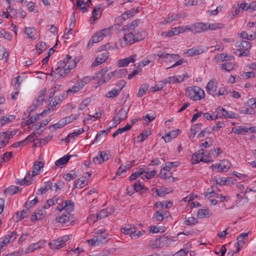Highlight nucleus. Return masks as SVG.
Returning <instances> with one entry per match:
<instances>
[{
    "label": "nucleus",
    "mask_w": 256,
    "mask_h": 256,
    "mask_svg": "<svg viewBox=\"0 0 256 256\" xmlns=\"http://www.w3.org/2000/svg\"><path fill=\"white\" fill-rule=\"evenodd\" d=\"M127 32L124 36L119 40L120 45L122 48L132 44L136 42L140 41L146 36V34L144 32H141L140 36H138V34H136V31H134V32Z\"/></svg>",
    "instance_id": "1"
},
{
    "label": "nucleus",
    "mask_w": 256,
    "mask_h": 256,
    "mask_svg": "<svg viewBox=\"0 0 256 256\" xmlns=\"http://www.w3.org/2000/svg\"><path fill=\"white\" fill-rule=\"evenodd\" d=\"M186 95L190 100H200L205 96L204 90L198 86H188L186 90Z\"/></svg>",
    "instance_id": "2"
},
{
    "label": "nucleus",
    "mask_w": 256,
    "mask_h": 256,
    "mask_svg": "<svg viewBox=\"0 0 256 256\" xmlns=\"http://www.w3.org/2000/svg\"><path fill=\"white\" fill-rule=\"evenodd\" d=\"M236 48L238 49L234 53L238 56H247L249 55V50L252 47L250 42L246 40H238L236 42Z\"/></svg>",
    "instance_id": "3"
},
{
    "label": "nucleus",
    "mask_w": 256,
    "mask_h": 256,
    "mask_svg": "<svg viewBox=\"0 0 256 256\" xmlns=\"http://www.w3.org/2000/svg\"><path fill=\"white\" fill-rule=\"evenodd\" d=\"M70 70L68 68L60 64V62L58 63L56 67L52 68L51 73L49 74L51 76H54L56 79L64 77L68 74L70 72Z\"/></svg>",
    "instance_id": "4"
},
{
    "label": "nucleus",
    "mask_w": 256,
    "mask_h": 256,
    "mask_svg": "<svg viewBox=\"0 0 256 256\" xmlns=\"http://www.w3.org/2000/svg\"><path fill=\"white\" fill-rule=\"evenodd\" d=\"M231 164L226 160H224L220 163L212 165L211 166L212 170L215 172H228V170L230 168Z\"/></svg>",
    "instance_id": "5"
},
{
    "label": "nucleus",
    "mask_w": 256,
    "mask_h": 256,
    "mask_svg": "<svg viewBox=\"0 0 256 256\" xmlns=\"http://www.w3.org/2000/svg\"><path fill=\"white\" fill-rule=\"evenodd\" d=\"M193 164H198L200 162L208 163L212 161L209 156L204 155V150L200 149L192 157Z\"/></svg>",
    "instance_id": "6"
},
{
    "label": "nucleus",
    "mask_w": 256,
    "mask_h": 256,
    "mask_svg": "<svg viewBox=\"0 0 256 256\" xmlns=\"http://www.w3.org/2000/svg\"><path fill=\"white\" fill-rule=\"evenodd\" d=\"M56 220L67 226L72 224L74 222L73 215L69 212L64 213L61 216L56 218Z\"/></svg>",
    "instance_id": "7"
},
{
    "label": "nucleus",
    "mask_w": 256,
    "mask_h": 256,
    "mask_svg": "<svg viewBox=\"0 0 256 256\" xmlns=\"http://www.w3.org/2000/svg\"><path fill=\"white\" fill-rule=\"evenodd\" d=\"M18 234L16 232H9L8 234L2 238V240L0 242V252L1 249L7 245L8 243L12 242L17 238Z\"/></svg>",
    "instance_id": "8"
},
{
    "label": "nucleus",
    "mask_w": 256,
    "mask_h": 256,
    "mask_svg": "<svg viewBox=\"0 0 256 256\" xmlns=\"http://www.w3.org/2000/svg\"><path fill=\"white\" fill-rule=\"evenodd\" d=\"M60 64L64 66L65 68H68L70 70L74 68L79 62L78 58H72V56L68 54L63 60L60 61Z\"/></svg>",
    "instance_id": "9"
},
{
    "label": "nucleus",
    "mask_w": 256,
    "mask_h": 256,
    "mask_svg": "<svg viewBox=\"0 0 256 256\" xmlns=\"http://www.w3.org/2000/svg\"><path fill=\"white\" fill-rule=\"evenodd\" d=\"M64 203V202L62 198H60V196L58 197V196H56L53 197L52 199L49 200V207L57 204L55 210L60 212L63 210L62 204Z\"/></svg>",
    "instance_id": "10"
},
{
    "label": "nucleus",
    "mask_w": 256,
    "mask_h": 256,
    "mask_svg": "<svg viewBox=\"0 0 256 256\" xmlns=\"http://www.w3.org/2000/svg\"><path fill=\"white\" fill-rule=\"evenodd\" d=\"M110 28H106L96 32L95 34L92 36V40H96L98 42L102 40L103 38L110 34Z\"/></svg>",
    "instance_id": "11"
},
{
    "label": "nucleus",
    "mask_w": 256,
    "mask_h": 256,
    "mask_svg": "<svg viewBox=\"0 0 256 256\" xmlns=\"http://www.w3.org/2000/svg\"><path fill=\"white\" fill-rule=\"evenodd\" d=\"M108 58V52L104 51L102 54H98L95 60L92 64L91 67L94 68L102 63L104 62Z\"/></svg>",
    "instance_id": "12"
},
{
    "label": "nucleus",
    "mask_w": 256,
    "mask_h": 256,
    "mask_svg": "<svg viewBox=\"0 0 256 256\" xmlns=\"http://www.w3.org/2000/svg\"><path fill=\"white\" fill-rule=\"evenodd\" d=\"M218 82L214 80H210L206 85V91L210 95L215 96L217 92Z\"/></svg>",
    "instance_id": "13"
},
{
    "label": "nucleus",
    "mask_w": 256,
    "mask_h": 256,
    "mask_svg": "<svg viewBox=\"0 0 256 256\" xmlns=\"http://www.w3.org/2000/svg\"><path fill=\"white\" fill-rule=\"evenodd\" d=\"M136 54L118 60V64L120 67H124L128 66L130 63H134L137 58Z\"/></svg>",
    "instance_id": "14"
},
{
    "label": "nucleus",
    "mask_w": 256,
    "mask_h": 256,
    "mask_svg": "<svg viewBox=\"0 0 256 256\" xmlns=\"http://www.w3.org/2000/svg\"><path fill=\"white\" fill-rule=\"evenodd\" d=\"M192 33L194 34H199L207 30L206 24L203 22H196L192 24Z\"/></svg>",
    "instance_id": "15"
},
{
    "label": "nucleus",
    "mask_w": 256,
    "mask_h": 256,
    "mask_svg": "<svg viewBox=\"0 0 256 256\" xmlns=\"http://www.w3.org/2000/svg\"><path fill=\"white\" fill-rule=\"evenodd\" d=\"M180 130L178 129L172 130L167 133L162 138L164 140L165 142H169L173 138H176L180 133Z\"/></svg>",
    "instance_id": "16"
},
{
    "label": "nucleus",
    "mask_w": 256,
    "mask_h": 256,
    "mask_svg": "<svg viewBox=\"0 0 256 256\" xmlns=\"http://www.w3.org/2000/svg\"><path fill=\"white\" fill-rule=\"evenodd\" d=\"M46 206H42L38 208L34 212V216L36 220H41L46 216Z\"/></svg>",
    "instance_id": "17"
},
{
    "label": "nucleus",
    "mask_w": 256,
    "mask_h": 256,
    "mask_svg": "<svg viewBox=\"0 0 256 256\" xmlns=\"http://www.w3.org/2000/svg\"><path fill=\"white\" fill-rule=\"evenodd\" d=\"M204 52L205 50L202 48H192L188 50L185 54L188 56H193L200 54Z\"/></svg>",
    "instance_id": "18"
},
{
    "label": "nucleus",
    "mask_w": 256,
    "mask_h": 256,
    "mask_svg": "<svg viewBox=\"0 0 256 256\" xmlns=\"http://www.w3.org/2000/svg\"><path fill=\"white\" fill-rule=\"evenodd\" d=\"M218 112H220L222 118H236V114L232 112H228L222 107L218 108Z\"/></svg>",
    "instance_id": "19"
},
{
    "label": "nucleus",
    "mask_w": 256,
    "mask_h": 256,
    "mask_svg": "<svg viewBox=\"0 0 256 256\" xmlns=\"http://www.w3.org/2000/svg\"><path fill=\"white\" fill-rule=\"evenodd\" d=\"M114 212V208L113 207H109L106 208L102 209L99 213H98V216L100 219L104 218L112 214Z\"/></svg>",
    "instance_id": "20"
},
{
    "label": "nucleus",
    "mask_w": 256,
    "mask_h": 256,
    "mask_svg": "<svg viewBox=\"0 0 256 256\" xmlns=\"http://www.w3.org/2000/svg\"><path fill=\"white\" fill-rule=\"evenodd\" d=\"M140 23V20H136L132 21L130 24L123 26L122 30L126 32H134L136 31L134 28L138 26Z\"/></svg>",
    "instance_id": "21"
},
{
    "label": "nucleus",
    "mask_w": 256,
    "mask_h": 256,
    "mask_svg": "<svg viewBox=\"0 0 256 256\" xmlns=\"http://www.w3.org/2000/svg\"><path fill=\"white\" fill-rule=\"evenodd\" d=\"M72 155L66 154L55 162V165L62 168L68 162Z\"/></svg>",
    "instance_id": "22"
},
{
    "label": "nucleus",
    "mask_w": 256,
    "mask_h": 256,
    "mask_svg": "<svg viewBox=\"0 0 256 256\" xmlns=\"http://www.w3.org/2000/svg\"><path fill=\"white\" fill-rule=\"evenodd\" d=\"M202 124L201 123L196 124L190 128L188 134L190 138L192 140L194 138L196 134L202 128Z\"/></svg>",
    "instance_id": "23"
},
{
    "label": "nucleus",
    "mask_w": 256,
    "mask_h": 256,
    "mask_svg": "<svg viewBox=\"0 0 256 256\" xmlns=\"http://www.w3.org/2000/svg\"><path fill=\"white\" fill-rule=\"evenodd\" d=\"M44 164L42 162H36L34 164V169L32 172V176H34L38 174L40 172L41 169L44 167Z\"/></svg>",
    "instance_id": "24"
},
{
    "label": "nucleus",
    "mask_w": 256,
    "mask_h": 256,
    "mask_svg": "<svg viewBox=\"0 0 256 256\" xmlns=\"http://www.w3.org/2000/svg\"><path fill=\"white\" fill-rule=\"evenodd\" d=\"M44 243V242L40 241L38 242L30 244L26 250V253H30L34 252V250L40 248L42 245Z\"/></svg>",
    "instance_id": "25"
},
{
    "label": "nucleus",
    "mask_w": 256,
    "mask_h": 256,
    "mask_svg": "<svg viewBox=\"0 0 256 256\" xmlns=\"http://www.w3.org/2000/svg\"><path fill=\"white\" fill-rule=\"evenodd\" d=\"M10 137H8V132H2L0 133V144L2 146H4L8 142Z\"/></svg>",
    "instance_id": "26"
},
{
    "label": "nucleus",
    "mask_w": 256,
    "mask_h": 256,
    "mask_svg": "<svg viewBox=\"0 0 256 256\" xmlns=\"http://www.w3.org/2000/svg\"><path fill=\"white\" fill-rule=\"evenodd\" d=\"M92 80V78L91 76H85L82 79L78 80L76 84L82 90L86 84H88Z\"/></svg>",
    "instance_id": "27"
},
{
    "label": "nucleus",
    "mask_w": 256,
    "mask_h": 256,
    "mask_svg": "<svg viewBox=\"0 0 256 256\" xmlns=\"http://www.w3.org/2000/svg\"><path fill=\"white\" fill-rule=\"evenodd\" d=\"M154 206L157 208H170L172 207V203L170 201H164L157 202Z\"/></svg>",
    "instance_id": "28"
},
{
    "label": "nucleus",
    "mask_w": 256,
    "mask_h": 256,
    "mask_svg": "<svg viewBox=\"0 0 256 256\" xmlns=\"http://www.w3.org/2000/svg\"><path fill=\"white\" fill-rule=\"evenodd\" d=\"M114 76V72H110V70L107 73L105 74L102 77H100L98 80L99 84H102L108 81Z\"/></svg>",
    "instance_id": "29"
},
{
    "label": "nucleus",
    "mask_w": 256,
    "mask_h": 256,
    "mask_svg": "<svg viewBox=\"0 0 256 256\" xmlns=\"http://www.w3.org/2000/svg\"><path fill=\"white\" fill-rule=\"evenodd\" d=\"M101 16V8L100 6L95 7L92 12V16L90 18L91 19H93V21L94 22L98 20Z\"/></svg>",
    "instance_id": "30"
},
{
    "label": "nucleus",
    "mask_w": 256,
    "mask_h": 256,
    "mask_svg": "<svg viewBox=\"0 0 256 256\" xmlns=\"http://www.w3.org/2000/svg\"><path fill=\"white\" fill-rule=\"evenodd\" d=\"M63 186L64 183L62 182H58L54 184L49 182V189L54 192H56L58 190H60Z\"/></svg>",
    "instance_id": "31"
},
{
    "label": "nucleus",
    "mask_w": 256,
    "mask_h": 256,
    "mask_svg": "<svg viewBox=\"0 0 256 256\" xmlns=\"http://www.w3.org/2000/svg\"><path fill=\"white\" fill-rule=\"evenodd\" d=\"M25 34L29 38L35 40L36 38V30L34 28H27L25 30Z\"/></svg>",
    "instance_id": "32"
},
{
    "label": "nucleus",
    "mask_w": 256,
    "mask_h": 256,
    "mask_svg": "<svg viewBox=\"0 0 256 256\" xmlns=\"http://www.w3.org/2000/svg\"><path fill=\"white\" fill-rule=\"evenodd\" d=\"M49 246L52 249L58 250L63 246V244L58 238L57 240H54L52 242L49 243Z\"/></svg>",
    "instance_id": "33"
},
{
    "label": "nucleus",
    "mask_w": 256,
    "mask_h": 256,
    "mask_svg": "<svg viewBox=\"0 0 256 256\" xmlns=\"http://www.w3.org/2000/svg\"><path fill=\"white\" fill-rule=\"evenodd\" d=\"M232 131L236 134L243 135L248 132V128L239 126L234 128Z\"/></svg>",
    "instance_id": "34"
},
{
    "label": "nucleus",
    "mask_w": 256,
    "mask_h": 256,
    "mask_svg": "<svg viewBox=\"0 0 256 256\" xmlns=\"http://www.w3.org/2000/svg\"><path fill=\"white\" fill-rule=\"evenodd\" d=\"M60 100L61 98L59 96H56L54 100H51L49 103V105L50 106V108H49V112L54 110L56 106L60 103Z\"/></svg>",
    "instance_id": "35"
},
{
    "label": "nucleus",
    "mask_w": 256,
    "mask_h": 256,
    "mask_svg": "<svg viewBox=\"0 0 256 256\" xmlns=\"http://www.w3.org/2000/svg\"><path fill=\"white\" fill-rule=\"evenodd\" d=\"M208 30H216L217 29H220L224 28V24L220 23H206Z\"/></svg>",
    "instance_id": "36"
},
{
    "label": "nucleus",
    "mask_w": 256,
    "mask_h": 256,
    "mask_svg": "<svg viewBox=\"0 0 256 256\" xmlns=\"http://www.w3.org/2000/svg\"><path fill=\"white\" fill-rule=\"evenodd\" d=\"M224 50V46L222 42H217L216 44L214 46H210L206 48V50H210L211 52L215 51H222Z\"/></svg>",
    "instance_id": "37"
},
{
    "label": "nucleus",
    "mask_w": 256,
    "mask_h": 256,
    "mask_svg": "<svg viewBox=\"0 0 256 256\" xmlns=\"http://www.w3.org/2000/svg\"><path fill=\"white\" fill-rule=\"evenodd\" d=\"M171 240L168 236H162L160 238V246H166L171 243Z\"/></svg>",
    "instance_id": "38"
},
{
    "label": "nucleus",
    "mask_w": 256,
    "mask_h": 256,
    "mask_svg": "<svg viewBox=\"0 0 256 256\" xmlns=\"http://www.w3.org/2000/svg\"><path fill=\"white\" fill-rule=\"evenodd\" d=\"M108 236V235L107 234H97L94 236V237L98 244L100 245V244H103L107 242Z\"/></svg>",
    "instance_id": "39"
},
{
    "label": "nucleus",
    "mask_w": 256,
    "mask_h": 256,
    "mask_svg": "<svg viewBox=\"0 0 256 256\" xmlns=\"http://www.w3.org/2000/svg\"><path fill=\"white\" fill-rule=\"evenodd\" d=\"M150 134L149 132L144 131L140 134L136 138V142H143L146 139L148 136Z\"/></svg>",
    "instance_id": "40"
},
{
    "label": "nucleus",
    "mask_w": 256,
    "mask_h": 256,
    "mask_svg": "<svg viewBox=\"0 0 256 256\" xmlns=\"http://www.w3.org/2000/svg\"><path fill=\"white\" fill-rule=\"evenodd\" d=\"M234 58V56L228 54H220L218 56V60L221 62L231 60Z\"/></svg>",
    "instance_id": "41"
},
{
    "label": "nucleus",
    "mask_w": 256,
    "mask_h": 256,
    "mask_svg": "<svg viewBox=\"0 0 256 256\" xmlns=\"http://www.w3.org/2000/svg\"><path fill=\"white\" fill-rule=\"evenodd\" d=\"M46 92V88H43L40 92V95L38 96V98L36 100V102L40 104H42L43 101L44 99L45 95Z\"/></svg>",
    "instance_id": "42"
},
{
    "label": "nucleus",
    "mask_w": 256,
    "mask_h": 256,
    "mask_svg": "<svg viewBox=\"0 0 256 256\" xmlns=\"http://www.w3.org/2000/svg\"><path fill=\"white\" fill-rule=\"evenodd\" d=\"M198 218H203L206 217L210 216V212L208 209H200L199 210L198 212Z\"/></svg>",
    "instance_id": "43"
},
{
    "label": "nucleus",
    "mask_w": 256,
    "mask_h": 256,
    "mask_svg": "<svg viewBox=\"0 0 256 256\" xmlns=\"http://www.w3.org/2000/svg\"><path fill=\"white\" fill-rule=\"evenodd\" d=\"M134 190L136 192H140L142 191V192H143L144 191H146L148 190L147 188H144L143 186V185L142 184L141 182H140V180H138V182H136L134 184Z\"/></svg>",
    "instance_id": "44"
},
{
    "label": "nucleus",
    "mask_w": 256,
    "mask_h": 256,
    "mask_svg": "<svg viewBox=\"0 0 256 256\" xmlns=\"http://www.w3.org/2000/svg\"><path fill=\"white\" fill-rule=\"evenodd\" d=\"M63 210L64 209L66 211H72L74 210V203L71 200H66L64 202V205L62 204Z\"/></svg>",
    "instance_id": "45"
},
{
    "label": "nucleus",
    "mask_w": 256,
    "mask_h": 256,
    "mask_svg": "<svg viewBox=\"0 0 256 256\" xmlns=\"http://www.w3.org/2000/svg\"><path fill=\"white\" fill-rule=\"evenodd\" d=\"M128 112V109L123 108L118 111L117 115L120 118L121 120H124L127 118Z\"/></svg>",
    "instance_id": "46"
},
{
    "label": "nucleus",
    "mask_w": 256,
    "mask_h": 256,
    "mask_svg": "<svg viewBox=\"0 0 256 256\" xmlns=\"http://www.w3.org/2000/svg\"><path fill=\"white\" fill-rule=\"evenodd\" d=\"M234 64L232 62H225L221 65V68L230 72L234 68Z\"/></svg>",
    "instance_id": "47"
},
{
    "label": "nucleus",
    "mask_w": 256,
    "mask_h": 256,
    "mask_svg": "<svg viewBox=\"0 0 256 256\" xmlns=\"http://www.w3.org/2000/svg\"><path fill=\"white\" fill-rule=\"evenodd\" d=\"M178 164V162H168L166 164V166L163 167L162 169L164 170L169 171L172 168L177 167Z\"/></svg>",
    "instance_id": "48"
},
{
    "label": "nucleus",
    "mask_w": 256,
    "mask_h": 256,
    "mask_svg": "<svg viewBox=\"0 0 256 256\" xmlns=\"http://www.w3.org/2000/svg\"><path fill=\"white\" fill-rule=\"evenodd\" d=\"M149 246L153 249L160 247V238H155L150 240L149 242Z\"/></svg>",
    "instance_id": "49"
},
{
    "label": "nucleus",
    "mask_w": 256,
    "mask_h": 256,
    "mask_svg": "<svg viewBox=\"0 0 256 256\" xmlns=\"http://www.w3.org/2000/svg\"><path fill=\"white\" fill-rule=\"evenodd\" d=\"M30 212L28 208H26V210H23L21 212H17V216L19 217L18 220H20L24 218L28 217L29 215Z\"/></svg>",
    "instance_id": "50"
},
{
    "label": "nucleus",
    "mask_w": 256,
    "mask_h": 256,
    "mask_svg": "<svg viewBox=\"0 0 256 256\" xmlns=\"http://www.w3.org/2000/svg\"><path fill=\"white\" fill-rule=\"evenodd\" d=\"M152 219H154L156 221L160 222L162 221L164 219L162 213L161 212V210H157L154 214L152 216Z\"/></svg>",
    "instance_id": "51"
},
{
    "label": "nucleus",
    "mask_w": 256,
    "mask_h": 256,
    "mask_svg": "<svg viewBox=\"0 0 256 256\" xmlns=\"http://www.w3.org/2000/svg\"><path fill=\"white\" fill-rule=\"evenodd\" d=\"M156 174V170H154L150 171V172L144 171L143 176L142 177V178L143 180H144V177L146 179L148 180V179H150V178L154 177Z\"/></svg>",
    "instance_id": "52"
},
{
    "label": "nucleus",
    "mask_w": 256,
    "mask_h": 256,
    "mask_svg": "<svg viewBox=\"0 0 256 256\" xmlns=\"http://www.w3.org/2000/svg\"><path fill=\"white\" fill-rule=\"evenodd\" d=\"M20 188L15 186H12L7 188L6 190V192L10 194H14L19 191Z\"/></svg>",
    "instance_id": "53"
},
{
    "label": "nucleus",
    "mask_w": 256,
    "mask_h": 256,
    "mask_svg": "<svg viewBox=\"0 0 256 256\" xmlns=\"http://www.w3.org/2000/svg\"><path fill=\"white\" fill-rule=\"evenodd\" d=\"M230 92L228 91L224 86H221L218 90V91L216 92V96H224L230 93Z\"/></svg>",
    "instance_id": "54"
},
{
    "label": "nucleus",
    "mask_w": 256,
    "mask_h": 256,
    "mask_svg": "<svg viewBox=\"0 0 256 256\" xmlns=\"http://www.w3.org/2000/svg\"><path fill=\"white\" fill-rule=\"evenodd\" d=\"M148 84H142L139 89L138 92L137 94L138 96L142 97L146 92L147 90L148 89Z\"/></svg>",
    "instance_id": "55"
},
{
    "label": "nucleus",
    "mask_w": 256,
    "mask_h": 256,
    "mask_svg": "<svg viewBox=\"0 0 256 256\" xmlns=\"http://www.w3.org/2000/svg\"><path fill=\"white\" fill-rule=\"evenodd\" d=\"M134 230V228L127 226L122 229V232L124 234H130L131 236Z\"/></svg>",
    "instance_id": "56"
},
{
    "label": "nucleus",
    "mask_w": 256,
    "mask_h": 256,
    "mask_svg": "<svg viewBox=\"0 0 256 256\" xmlns=\"http://www.w3.org/2000/svg\"><path fill=\"white\" fill-rule=\"evenodd\" d=\"M144 173V170H140L138 171H136L132 174L129 178L130 180L132 181L136 180L138 177H140V176H143Z\"/></svg>",
    "instance_id": "57"
},
{
    "label": "nucleus",
    "mask_w": 256,
    "mask_h": 256,
    "mask_svg": "<svg viewBox=\"0 0 256 256\" xmlns=\"http://www.w3.org/2000/svg\"><path fill=\"white\" fill-rule=\"evenodd\" d=\"M76 6L80 8L84 12H87V8L89 6L88 5L86 6V4H85L84 1L81 0H79L77 2Z\"/></svg>",
    "instance_id": "58"
},
{
    "label": "nucleus",
    "mask_w": 256,
    "mask_h": 256,
    "mask_svg": "<svg viewBox=\"0 0 256 256\" xmlns=\"http://www.w3.org/2000/svg\"><path fill=\"white\" fill-rule=\"evenodd\" d=\"M64 123V120H62L61 118L56 124L49 126V128H52L55 130L61 128L65 126Z\"/></svg>",
    "instance_id": "59"
},
{
    "label": "nucleus",
    "mask_w": 256,
    "mask_h": 256,
    "mask_svg": "<svg viewBox=\"0 0 256 256\" xmlns=\"http://www.w3.org/2000/svg\"><path fill=\"white\" fill-rule=\"evenodd\" d=\"M120 90H117L115 88L112 89L111 91L106 93V96L108 98H114L116 96L120 93Z\"/></svg>",
    "instance_id": "60"
},
{
    "label": "nucleus",
    "mask_w": 256,
    "mask_h": 256,
    "mask_svg": "<svg viewBox=\"0 0 256 256\" xmlns=\"http://www.w3.org/2000/svg\"><path fill=\"white\" fill-rule=\"evenodd\" d=\"M166 86L165 83L164 82V80L162 81H160L158 82V84L155 85L152 88V91L153 92H157L159 91Z\"/></svg>",
    "instance_id": "61"
},
{
    "label": "nucleus",
    "mask_w": 256,
    "mask_h": 256,
    "mask_svg": "<svg viewBox=\"0 0 256 256\" xmlns=\"http://www.w3.org/2000/svg\"><path fill=\"white\" fill-rule=\"evenodd\" d=\"M38 202V198L35 197L33 200L27 201L24 204V206L29 210L32 206L34 205Z\"/></svg>",
    "instance_id": "62"
},
{
    "label": "nucleus",
    "mask_w": 256,
    "mask_h": 256,
    "mask_svg": "<svg viewBox=\"0 0 256 256\" xmlns=\"http://www.w3.org/2000/svg\"><path fill=\"white\" fill-rule=\"evenodd\" d=\"M75 187L82 188L86 184V182L84 178L78 179L75 181Z\"/></svg>",
    "instance_id": "63"
},
{
    "label": "nucleus",
    "mask_w": 256,
    "mask_h": 256,
    "mask_svg": "<svg viewBox=\"0 0 256 256\" xmlns=\"http://www.w3.org/2000/svg\"><path fill=\"white\" fill-rule=\"evenodd\" d=\"M198 222V220L196 218H195L193 216L188 218L184 221V224L186 226H192L196 224Z\"/></svg>",
    "instance_id": "64"
}]
</instances>
